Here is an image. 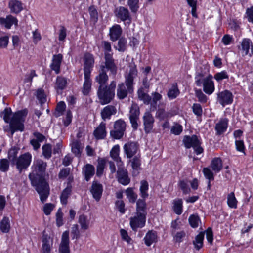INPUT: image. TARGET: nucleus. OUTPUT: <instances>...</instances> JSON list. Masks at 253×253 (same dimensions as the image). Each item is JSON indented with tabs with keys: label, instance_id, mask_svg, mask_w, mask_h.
<instances>
[{
	"label": "nucleus",
	"instance_id": "72a5a7b5",
	"mask_svg": "<svg viewBox=\"0 0 253 253\" xmlns=\"http://www.w3.org/2000/svg\"><path fill=\"white\" fill-rule=\"evenodd\" d=\"M9 6L11 12L18 14L23 10L22 3L16 0H11L9 2Z\"/></svg>",
	"mask_w": 253,
	"mask_h": 253
},
{
	"label": "nucleus",
	"instance_id": "c756f323",
	"mask_svg": "<svg viewBox=\"0 0 253 253\" xmlns=\"http://www.w3.org/2000/svg\"><path fill=\"white\" fill-rule=\"evenodd\" d=\"M211 168L215 173H218L222 169V161L220 158L215 157L211 161Z\"/></svg>",
	"mask_w": 253,
	"mask_h": 253
},
{
	"label": "nucleus",
	"instance_id": "a19ab883",
	"mask_svg": "<svg viewBox=\"0 0 253 253\" xmlns=\"http://www.w3.org/2000/svg\"><path fill=\"white\" fill-rule=\"evenodd\" d=\"M10 229V224L9 218L4 217L0 221V230L3 233H8Z\"/></svg>",
	"mask_w": 253,
	"mask_h": 253
},
{
	"label": "nucleus",
	"instance_id": "412c9836",
	"mask_svg": "<svg viewBox=\"0 0 253 253\" xmlns=\"http://www.w3.org/2000/svg\"><path fill=\"white\" fill-rule=\"evenodd\" d=\"M42 253H51L53 240L48 235H43L42 237Z\"/></svg>",
	"mask_w": 253,
	"mask_h": 253
},
{
	"label": "nucleus",
	"instance_id": "e2e57ef3",
	"mask_svg": "<svg viewBox=\"0 0 253 253\" xmlns=\"http://www.w3.org/2000/svg\"><path fill=\"white\" fill-rule=\"evenodd\" d=\"M214 78L217 82H220L224 79H228L229 76L225 71H223L221 72L216 73L214 76Z\"/></svg>",
	"mask_w": 253,
	"mask_h": 253
},
{
	"label": "nucleus",
	"instance_id": "774afa93",
	"mask_svg": "<svg viewBox=\"0 0 253 253\" xmlns=\"http://www.w3.org/2000/svg\"><path fill=\"white\" fill-rule=\"evenodd\" d=\"M9 163L6 159H2L0 161V170L2 172H6L8 170Z\"/></svg>",
	"mask_w": 253,
	"mask_h": 253
},
{
	"label": "nucleus",
	"instance_id": "c03bdc74",
	"mask_svg": "<svg viewBox=\"0 0 253 253\" xmlns=\"http://www.w3.org/2000/svg\"><path fill=\"white\" fill-rule=\"evenodd\" d=\"M252 42L249 39H244L241 42V50L243 55H247L249 52L250 45Z\"/></svg>",
	"mask_w": 253,
	"mask_h": 253
},
{
	"label": "nucleus",
	"instance_id": "58836bf2",
	"mask_svg": "<svg viewBox=\"0 0 253 253\" xmlns=\"http://www.w3.org/2000/svg\"><path fill=\"white\" fill-rule=\"evenodd\" d=\"M78 222L82 229L86 230L89 228L90 221L86 215L84 214L80 215L79 216Z\"/></svg>",
	"mask_w": 253,
	"mask_h": 253
},
{
	"label": "nucleus",
	"instance_id": "b1692460",
	"mask_svg": "<svg viewBox=\"0 0 253 253\" xmlns=\"http://www.w3.org/2000/svg\"><path fill=\"white\" fill-rule=\"evenodd\" d=\"M200 142L198 137L195 135L192 136L185 135L183 139V143L185 147L187 148L194 147L198 145V143Z\"/></svg>",
	"mask_w": 253,
	"mask_h": 253
},
{
	"label": "nucleus",
	"instance_id": "423d86ee",
	"mask_svg": "<svg viewBox=\"0 0 253 253\" xmlns=\"http://www.w3.org/2000/svg\"><path fill=\"white\" fill-rule=\"evenodd\" d=\"M202 76L199 74L195 77V83L198 86H201L202 84L204 92L208 94L211 95L212 94L215 90L214 82L212 80L213 77L211 75H208L207 77L201 79Z\"/></svg>",
	"mask_w": 253,
	"mask_h": 253
},
{
	"label": "nucleus",
	"instance_id": "c9c22d12",
	"mask_svg": "<svg viewBox=\"0 0 253 253\" xmlns=\"http://www.w3.org/2000/svg\"><path fill=\"white\" fill-rule=\"evenodd\" d=\"M71 192L72 186L70 184H68L67 187L63 190L60 196L61 203L63 205H65L67 204L68 198L71 195Z\"/></svg>",
	"mask_w": 253,
	"mask_h": 253
},
{
	"label": "nucleus",
	"instance_id": "a18cd8bd",
	"mask_svg": "<svg viewBox=\"0 0 253 253\" xmlns=\"http://www.w3.org/2000/svg\"><path fill=\"white\" fill-rule=\"evenodd\" d=\"M42 154L45 159H49L52 156V147L49 143L45 144L42 146Z\"/></svg>",
	"mask_w": 253,
	"mask_h": 253
},
{
	"label": "nucleus",
	"instance_id": "13d9d810",
	"mask_svg": "<svg viewBox=\"0 0 253 253\" xmlns=\"http://www.w3.org/2000/svg\"><path fill=\"white\" fill-rule=\"evenodd\" d=\"M195 95L198 98V101L202 103H205L208 100V97L202 92L201 89H196L195 90Z\"/></svg>",
	"mask_w": 253,
	"mask_h": 253
},
{
	"label": "nucleus",
	"instance_id": "09e8293b",
	"mask_svg": "<svg viewBox=\"0 0 253 253\" xmlns=\"http://www.w3.org/2000/svg\"><path fill=\"white\" fill-rule=\"evenodd\" d=\"M125 193L129 202L131 203H134L136 201L137 198V194L134 191L132 188H128L126 191Z\"/></svg>",
	"mask_w": 253,
	"mask_h": 253
},
{
	"label": "nucleus",
	"instance_id": "864d4df0",
	"mask_svg": "<svg viewBox=\"0 0 253 253\" xmlns=\"http://www.w3.org/2000/svg\"><path fill=\"white\" fill-rule=\"evenodd\" d=\"M178 186L182 191L183 194H187L190 192L191 189L188 185V182L186 180H180L178 182Z\"/></svg>",
	"mask_w": 253,
	"mask_h": 253
},
{
	"label": "nucleus",
	"instance_id": "7ed1b4c3",
	"mask_svg": "<svg viewBox=\"0 0 253 253\" xmlns=\"http://www.w3.org/2000/svg\"><path fill=\"white\" fill-rule=\"evenodd\" d=\"M138 71L135 65L130 66L128 72L125 75V82L118 84L116 95L120 100L126 98L128 94L134 92V80L136 78Z\"/></svg>",
	"mask_w": 253,
	"mask_h": 253
},
{
	"label": "nucleus",
	"instance_id": "de8ad7c7",
	"mask_svg": "<svg viewBox=\"0 0 253 253\" xmlns=\"http://www.w3.org/2000/svg\"><path fill=\"white\" fill-rule=\"evenodd\" d=\"M148 183L146 180H142L140 182V191L141 197L146 199L148 197Z\"/></svg>",
	"mask_w": 253,
	"mask_h": 253
},
{
	"label": "nucleus",
	"instance_id": "a878e982",
	"mask_svg": "<svg viewBox=\"0 0 253 253\" xmlns=\"http://www.w3.org/2000/svg\"><path fill=\"white\" fill-rule=\"evenodd\" d=\"M228 120L227 118H222L216 123L215 129L217 135H221L225 132L228 127Z\"/></svg>",
	"mask_w": 253,
	"mask_h": 253
},
{
	"label": "nucleus",
	"instance_id": "a211bd4d",
	"mask_svg": "<svg viewBox=\"0 0 253 253\" xmlns=\"http://www.w3.org/2000/svg\"><path fill=\"white\" fill-rule=\"evenodd\" d=\"M144 130L146 133H149L152 129L154 119L150 112H146L143 117Z\"/></svg>",
	"mask_w": 253,
	"mask_h": 253
},
{
	"label": "nucleus",
	"instance_id": "79ce46f5",
	"mask_svg": "<svg viewBox=\"0 0 253 253\" xmlns=\"http://www.w3.org/2000/svg\"><path fill=\"white\" fill-rule=\"evenodd\" d=\"M173 210L177 215H180L182 212L183 201L181 199H175L173 202Z\"/></svg>",
	"mask_w": 253,
	"mask_h": 253
},
{
	"label": "nucleus",
	"instance_id": "9b49d317",
	"mask_svg": "<svg viewBox=\"0 0 253 253\" xmlns=\"http://www.w3.org/2000/svg\"><path fill=\"white\" fill-rule=\"evenodd\" d=\"M83 60L84 74L90 75L94 64V56L90 53H85L84 54Z\"/></svg>",
	"mask_w": 253,
	"mask_h": 253
},
{
	"label": "nucleus",
	"instance_id": "5701e85b",
	"mask_svg": "<svg viewBox=\"0 0 253 253\" xmlns=\"http://www.w3.org/2000/svg\"><path fill=\"white\" fill-rule=\"evenodd\" d=\"M0 24L4 26L7 29H10L13 24L17 26L18 20L12 15H9L6 18L0 17Z\"/></svg>",
	"mask_w": 253,
	"mask_h": 253
},
{
	"label": "nucleus",
	"instance_id": "f03ea898",
	"mask_svg": "<svg viewBox=\"0 0 253 253\" xmlns=\"http://www.w3.org/2000/svg\"><path fill=\"white\" fill-rule=\"evenodd\" d=\"M107 71H98V75L95 77V81L99 84L97 91L99 102L102 105L109 103L115 96V90L116 87V82H111L108 86L106 83L109 80L107 75Z\"/></svg>",
	"mask_w": 253,
	"mask_h": 253
},
{
	"label": "nucleus",
	"instance_id": "473e14b6",
	"mask_svg": "<svg viewBox=\"0 0 253 253\" xmlns=\"http://www.w3.org/2000/svg\"><path fill=\"white\" fill-rule=\"evenodd\" d=\"M136 202V213L147 214V205L145 199H139Z\"/></svg>",
	"mask_w": 253,
	"mask_h": 253
},
{
	"label": "nucleus",
	"instance_id": "ea45409f",
	"mask_svg": "<svg viewBox=\"0 0 253 253\" xmlns=\"http://www.w3.org/2000/svg\"><path fill=\"white\" fill-rule=\"evenodd\" d=\"M118 40L117 45L114 46V48L119 52H125L126 48L127 42L126 39L125 37H121Z\"/></svg>",
	"mask_w": 253,
	"mask_h": 253
},
{
	"label": "nucleus",
	"instance_id": "e433bc0d",
	"mask_svg": "<svg viewBox=\"0 0 253 253\" xmlns=\"http://www.w3.org/2000/svg\"><path fill=\"white\" fill-rule=\"evenodd\" d=\"M84 81L83 87V93L84 95H87L90 90L91 86V80L90 79V75H84Z\"/></svg>",
	"mask_w": 253,
	"mask_h": 253
},
{
	"label": "nucleus",
	"instance_id": "aec40b11",
	"mask_svg": "<svg viewBox=\"0 0 253 253\" xmlns=\"http://www.w3.org/2000/svg\"><path fill=\"white\" fill-rule=\"evenodd\" d=\"M123 30L120 25L115 24L109 29V36L112 42H115L121 38Z\"/></svg>",
	"mask_w": 253,
	"mask_h": 253
},
{
	"label": "nucleus",
	"instance_id": "0eeeda50",
	"mask_svg": "<svg viewBox=\"0 0 253 253\" xmlns=\"http://www.w3.org/2000/svg\"><path fill=\"white\" fill-rule=\"evenodd\" d=\"M126 123L122 119L115 121L114 124V128L110 131V136L114 139L122 138L126 130Z\"/></svg>",
	"mask_w": 253,
	"mask_h": 253
},
{
	"label": "nucleus",
	"instance_id": "49530a36",
	"mask_svg": "<svg viewBox=\"0 0 253 253\" xmlns=\"http://www.w3.org/2000/svg\"><path fill=\"white\" fill-rule=\"evenodd\" d=\"M132 159L129 160V162L131 163V166L133 170H138L141 166V159L140 155L137 154L133 156Z\"/></svg>",
	"mask_w": 253,
	"mask_h": 253
},
{
	"label": "nucleus",
	"instance_id": "37998d69",
	"mask_svg": "<svg viewBox=\"0 0 253 253\" xmlns=\"http://www.w3.org/2000/svg\"><path fill=\"white\" fill-rule=\"evenodd\" d=\"M204 238V232H201L196 236L195 240L193 241L194 247L197 250H199L203 247Z\"/></svg>",
	"mask_w": 253,
	"mask_h": 253
},
{
	"label": "nucleus",
	"instance_id": "0e129e2a",
	"mask_svg": "<svg viewBox=\"0 0 253 253\" xmlns=\"http://www.w3.org/2000/svg\"><path fill=\"white\" fill-rule=\"evenodd\" d=\"M203 172L205 178L209 180H214V174L210 168H204Z\"/></svg>",
	"mask_w": 253,
	"mask_h": 253
},
{
	"label": "nucleus",
	"instance_id": "2eb2a0df",
	"mask_svg": "<svg viewBox=\"0 0 253 253\" xmlns=\"http://www.w3.org/2000/svg\"><path fill=\"white\" fill-rule=\"evenodd\" d=\"M117 178L118 182L123 185H126L130 183V179L128 177L126 169L123 166H117Z\"/></svg>",
	"mask_w": 253,
	"mask_h": 253
},
{
	"label": "nucleus",
	"instance_id": "393cba45",
	"mask_svg": "<svg viewBox=\"0 0 253 253\" xmlns=\"http://www.w3.org/2000/svg\"><path fill=\"white\" fill-rule=\"evenodd\" d=\"M67 85V81L65 78L62 76L57 77L54 88L58 94H62L63 90L66 88Z\"/></svg>",
	"mask_w": 253,
	"mask_h": 253
},
{
	"label": "nucleus",
	"instance_id": "5fc2aeb1",
	"mask_svg": "<svg viewBox=\"0 0 253 253\" xmlns=\"http://www.w3.org/2000/svg\"><path fill=\"white\" fill-rule=\"evenodd\" d=\"M66 108L65 103L63 101L59 102L56 106V111L54 113V116L56 117H58L61 116Z\"/></svg>",
	"mask_w": 253,
	"mask_h": 253
},
{
	"label": "nucleus",
	"instance_id": "4468645a",
	"mask_svg": "<svg viewBox=\"0 0 253 253\" xmlns=\"http://www.w3.org/2000/svg\"><path fill=\"white\" fill-rule=\"evenodd\" d=\"M129 119L131 124V126L134 130H136L138 127L137 121L139 120L140 114L139 108L137 104H132L129 111Z\"/></svg>",
	"mask_w": 253,
	"mask_h": 253
},
{
	"label": "nucleus",
	"instance_id": "6ab92c4d",
	"mask_svg": "<svg viewBox=\"0 0 253 253\" xmlns=\"http://www.w3.org/2000/svg\"><path fill=\"white\" fill-rule=\"evenodd\" d=\"M117 113V109L115 106L111 105H108L104 107L101 111L100 115L103 121L110 120L112 115H114Z\"/></svg>",
	"mask_w": 253,
	"mask_h": 253
},
{
	"label": "nucleus",
	"instance_id": "052dcab7",
	"mask_svg": "<svg viewBox=\"0 0 253 253\" xmlns=\"http://www.w3.org/2000/svg\"><path fill=\"white\" fill-rule=\"evenodd\" d=\"M71 234L72 239H78L80 237V233L79 229V226L77 224L73 225L71 228Z\"/></svg>",
	"mask_w": 253,
	"mask_h": 253
},
{
	"label": "nucleus",
	"instance_id": "8fccbe9b",
	"mask_svg": "<svg viewBox=\"0 0 253 253\" xmlns=\"http://www.w3.org/2000/svg\"><path fill=\"white\" fill-rule=\"evenodd\" d=\"M18 149L16 147L11 148L8 151V158L11 165H12L18 157L17 154Z\"/></svg>",
	"mask_w": 253,
	"mask_h": 253
},
{
	"label": "nucleus",
	"instance_id": "bb28decb",
	"mask_svg": "<svg viewBox=\"0 0 253 253\" xmlns=\"http://www.w3.org/2000/svg\"><path fill=\"white\" fill-rule=\"evenodd\" d=\"M93 135L97 139H104L106 135V124L101 122L99 125L94 130Z\"/></svg>",
	"mask_w": 253,
	"mask_h": 253
},
{
	"label": "nucleus",
	"instance_id": "338daca9",
	"mask_svg": "<svg viewBox=\"0 0 253 253\" xmlns=\"http://www.w3.org/2000/svg\"><path fill=\"white\" fill-rule=\"evenodd\" d=\"M183 127L181 125L177 123L174 124V125L171 128V133L178 135H179L182 131Z\"/></svg>",
	"mask_w": 253,
	"mask_h": 253
},
{
	"label": "nucleus",
	"instance_id": "ddd939ff",
	"mask_svg": "<svg viewBox=\"0 0 253 253\" xmlns=\"http://www.w3.org/2000/svg\"><path fill=\"white\" fill-rule=\"evenodd\" d=\"M114 13L116 17L123 22H126L127 23H130L131 17L128 9L123 6L117 7Z\"/></svg>",
	"mask_w": 253,
	"mask_h": 253
},
{
	"label": "nucleus",
	"instance_id": "4be33fe9",
	"mask_svg": "<svg viewBox=\"0 0 253 253\" xmlns=\"http://www.w3.org/2000/svg\"><path fill=\"white\" fill-rule=\"evenodd\" d=\"M63 60V55L61 54L54 55L52 57L50 68L55 71L56 74L60 72V66Z\"/></svg>",
	"mask_w": 253,
	"mask_h": 253
},
{
	"label": "nucleus",
	"instance_id": "4d7b16f0",
	"mask_svg": "<svg viewBox=\"0 0 253 253\" xmlns=\"http://www.w3.org/2000/svg\"><path fill=\"white\" fill-rule=\"evenodd\" d=\"M189 224L193 228H197L200 222V218L198 215H191L188 219Z\"/></svg>",
	"mask_w": 253,
	"mask_h": 253
},
{
	"label": "nucleus",
	"instance_id": "4c0bfd02",
	"mask_svg": "<svg viewBox=\"0 0 253 253\" xmlns=\"http://www.w3.org/2000/svg\"><path fill=\"white\" fill-rule=\"evenodd\" d=\"M138 98L143 101L145 104H149L151 100V96L144 92L143 88H141L137 91Z\"/></svg>",
	"mask_w": 253,
	"mask_h": 253
},
{
	"label": "nucleus",
	"instance_id": "603ef678",
	"mask_svg": "<svg viewBox=\"0 0 253 253\" xmlns=\"http://www.w3.org/2000/svg\"><path fill=\"white\" fill-rule=\"evenodd\" d=\"M36 94L37 98L39 100V103L42 105L46 102V96L44 93V91L42 88L37 89Z\"/></svg>",
	"mask_w": 253,
	"mask_h": 253
},
{
	"label": "nucleus",
	"instance_id": "f3484780",
	"mask_svg": "<svg viewBox=\"0 0 253 253\" xmlns=\"http://www.w3.org/2000/svg\"><path fill=\"white\" fill-rule=\"evenodd\" d=\"M60 253H70L69 232H64L62 235L61 241L59 248Z\"/></svg>",
	"mask_w": 253,
	"mask_h": 253
},
{
	"label": "nucleus",
	"instance_id": "39448f33",
	"mask_svg": "<svg viewBox=\"0 0 253 253\" xmlns=\"http://www.w3.org/2000/svg\"><path fill=\"white\" fill-rule=\"evenodd\" d=\"M101 46L104 54V62L100 65L98 71H108L113 76H116L117 72V66L113 57V51L111 44L107 41H102Z\"/></svg>",
	"mask_w": 253,
	"mask_h": 253
},
{
	"label": "nucleus",
	"instance_id": "7c9ffc66",
	"mask_svg": "<svg viewBox=\"0 0 253 253\" xmlns=\"http://www.w3.org/2000/svg\"><path fill=\"white\" fill-rule=\"evenodd\" d=\"M180 94L177 83L173 84L168 89L167 96L169 100L176 98Z\"/></svg>",
	"mask_w": 253,
	"mask_h": 253
},
{
	"label": "nucleus",
	"instance_id": "6e6d98bb",
	"mask_svg": "<svg viewBox=\"0 0 253 253\" xmlns=\"http://www.w3.org/2000/svg\"><path fill=\"white\" fill-rule=\"evenodd\" d=\"M56 223L57 227H61L64 223L63 213L61 208L58 209L56 213Z\"/></svg>",
	"mask_w": 253,
	"mask_h": 253
},
{
	"label": "nucleus",
	"instance_id": "680f3d73",
	"mask_svg": "<svg viewBox=\"0 0 253 253\" xmlns=\"http://www.w3.org/2000/svg\"><path fill=\"white\" fill-rule=\"evenodd\" d=\"M105 163L106 162L104 159H101L98 161V165L97 166L96 171V174L97 176H100L103 174Z\"/></svg>",
	"mask_w": 253,
	"mask_h": 253
},
{
	"label": "nucleus",
	"instance_id": "f8f14e48",
	"mask_svg": "<svg viewBox=\"0 0 253 253\" xmlns=\"http://www.w3.org/2000/svg\"><path fill=\"white\" fill-rule=\"evenodd\" d=\"M217 101L222 106L231 104L233 101V95L230 91L225 90L217 94Z\"/></svg>",
	"mask_w": 253,
	"mask_h": 253
},
{
	"label": "nucleus",
	"instance_id": "f704fd0d",
	"mask_svg": "<svg viewBox=\"0 0 253 253\" xmlns=\"http://www.w3.org/2000/svg\"><path fill=\"white\" fill-rule=\"evenodd\" d=\"M72 152L76 156H80L82 152L83 147L81 143L78 140H74L70 144Z\"/></svg>",
	"mask_w": 253,
	"mask_h": 253
},
{
	"label": "nucleus",
	"instance_id": "6e6552de",
	"mask_svg": "<svg viewBox=\"0 0 253 253\" xmlns=\"http://www.w3.org/2000/svg\"><path fill=\"white\" fill-rule=\"evenodd\" d=\"M32 156L29 153H26L20 155L12 166H16L19 172L23 169H26L30 165Z\"/></svg>",
	"mask_w": 253,
	"mask_h": 253
},
{
	"label": "nucleus",
	"instance_id": "3c124183",
	"mask_svg": "<svg viewBox=\"0 0 253 253\" xmlns=\"http://www.w3.org/2000/svg\"><path fill=\"white\" fill-rule=\"evenodd\" d=\"M227 204L231 208L236 209L237 207V200L233 192L230 193L227 196Z\"/></svg>",
	"mask_w": 253,
	"mask_h": 253
},
{
	"label": "nucleus",
	"instance_id": "dca6fc26",
	"mask_svg": "<svg viewBox=\"0 0 253 253\" xmlns=\"http://www.w3.org/2000/svg\"><path fill=\"white\" fill-rule=\"evenodd\" d=\"M90 191L96 201H99L103 192V186L97 181H93Z\"/></svg>",
	"mask_w": 253,
	"mask_h": 253
},
{
	"label": "nucleus",
	"instance_id": "f257e3e1",
	"mask_svg": "<svg viewBox=\"0 0 253 253\" xmlns=\"http://www.w3.org/2000/svg\"><path fill=\"white\" fill-rule=\"evenodd\" d=\"M47 163L41 159H37L32 167V172L29 175L31 184L40 195L42 203H44L49 195V186L44 178Z\"/></svg>",
	"mask_w": 253,
	"mask_h": 253
},
{
	"label": "nucleus",
	"instance_id": "20e7f679",
	"mask_svg": "<svg viewBox=\"0 0 253 253\" xmlns=\"http://www.w3.org/2000/svg\"><path fill=\"white\" fill-rule=\"evenodd\" d=\"M27 114L26 110H22L14 113L12 117L11 118V109L10 108H6L1 113V116L3 117V119L6 123H9L10 128L13 134L16 131H23V122Z\"/></svg>",
	"mask_w": 253,
	"mask_h": 253
},
{
	"label": "nucleus",
	"instance_id": "cd10ccee",
	"mask_svg": "<svg viewBox=\"0 0 253 253\" xmlns=\"http://www.w3.org/2000/svg\"><path fill=\"white\" fill-rule=\"evenodd\" d=\"M120 146L119 145H116L113 147L110 152L111 157L116 162L117 166L124 165L121 158L119 157Z\"/></svg>",
	"mask_w": 253,
	"mask_h": 253
},
{
	"label": "nucleus",
	"instance_id": "1a4fd4ad",
	"mask_svg": "<svg viewBox=\"0 0 253 253\" xmlns=\"http://www.w3.org/2000/svg\"><path fill=\"white\" fill-rule=\"evenodd\" d=\"M123 150L126 158L130 159L137 155L139 151V144L136 141H128L124 145Z\"/></svg>",
	"mask_w": 253,
	"mask_h": 253
},
{
	"label": "nucleus",
	"instance_id": "69168bd1",
	"mask_svg": "<svg viewBox=\"0 0 253 253\" xmlns=\"http://www.w3.org/2000/svg\"><path fill=\"white\" fill-rule=\"evenodd\" d=\"M156 117L160 120H164L169 118L168 111L164 109H159L156 112Z\"/></svg>",
	"mask_w": 253,
	"mask_h": 253
},
{
	"label": "nucleus",
	"instance_id": "9d476101",
	"mask_svg": "<svg viewBox=\"0 0 253 253\" xmlns=\"http://www.w3.org/2000/svg\"><path fill=\"white\" fill-rule=\"evenodd\" d=\"M146 215L142 213H135V215L130 218V226L132 230L136 231L138 228H143L146 223Z\"/></svg>",
	"mask_w": 253,
	"mask_h": 253
},
{
	"label": "nucleus",
	"instance_id": "2f4dec72",
	"mask_svg": "<svg viewBox=\"0 0 253 253\" xmlns=\"http://www.w3.org/2000/svg\"><path fill=\"white\" fill-rule=\"evenodd\" d=\"M94 171V167L91 164H86L83 168V173L84 175V179L86 181H88L90 178L93 176Z\"/></svg>",
	"mask_w": 253,
	"mask_h": 253
},
{
	"label": "nucleus",
	"instance_id": "bf43d9fd",
	"mask_svg": "<svg viewBox=\"0 0 253 253\" xmlns=\"http://www.w3.org/2000/svg\"><path fill=\"white\" fill-rule=\"evenodd\" d=\"M193 113L197 117H201L203 114V109L201 105L199 103H194L192 107Z\"/></svg>",
	"mask_w": 253,
	"mask_h": 253
},
{
	"label": "nucleus",
	"instance_id": "c85d7f7f",
	"mask_svg": "<svg viewBox=\"0 0 253 253\" xmlns=\"http://www.w3.org/2000/svg\"><path fill=\"white\" fill-rule=\"evenodd\" d=\"M144 243L148 247L150 246L153 243L157 241V234L156 231H149L144 238Z\"/></svg>",
	"mask_w": 253,
	"mask_h": 253
}]
</instances>
